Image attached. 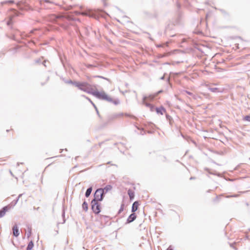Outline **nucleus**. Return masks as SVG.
<instances>
[{"mask_svg": "<svg viewBox=\"0 0 250 250\" xmlns=\"http://www.w3.org/2000/svg\"><path fill=\"white\" fill-rule=\"evenodd\" d=\"M76 84H76V87H78L79 89L90 94L99 100L105 101L115 105L120 104L121 102L118 98H112L104 91L93 90L91 85L87 82H78V83H76Z\"/></svg>", "mask_w": 250, "mask_h": 250, "instance_id": "1", "label": "nucleus"}, {"mask_svg": "<svg viewBox=\"0 0 250 250\" xmlns=\"http://www.w3.org/2000/svg\"><path fill=\"white\" fill-rule=\"evenodd\" d=\"M183 21L181 17H172L166 25L165 33L166 35L173 37L175 36V34L171 33V31L175 30L177 27L183 26Z\"/></svg>", "mask_w": 250, "mask_h": 250, "instance_id": "2", "label": "nucleus"}, {"mask_svg": "<svg viewBox=\"0 0 250 250\" xmlns=\"http://www.w3.org/2000/svg\"><path fill=\"white\" fill-rule=\"evenodd\" d=\"M104 12L102 10L100 9H92L90 8H86L85 10L82 11L81 12H77L76 14L77 15H81L82 16H103V13Z\"/></svg>", "mask_w": 250, "mask_h": 250, "instance_id": "3", "label": "nucleus"}, {"mask_svg": "<svg viewBox=\"0 0 250 250\" xmlns=\"http://www.w3.org/2000/svg\"><path fill=\"white\" fill-rule=\"evenodd\" d=\"M208 17H203L200 18V22L197 25V29L193 31L194 33L201 34L202 33V29L207 25V20Z\"/></svg>", "mask_w": 250, "mask_h": 250, "instance_id": "4", "label": "nucleus"}, {"mask_svg": "<svg viewBox=\"0 0 250 250\" xmlns=\"http://www.w3.org/2000/svg\"><path fill=\"white\" fill-rule=\"evenodd\" d=\"M57 18H63L65 24L64 28L67 29L69 25H75L74 22L76 21H80V20L75 17H56Z\"/></svg>", "mask_w": 250, "mask_h": 250, "instance_id": "5", "label": "nucleus"}, {"mask_svg": "<svg viewBox=\"0 0 250 250\" xmlns=\"http://www.w3.org/2000/svg\"><path fill=\"white\" fill-rule=\"evenodd\" d=\"M91 209L95 214H99L101 211V203L96 201H91Z\"/></svg>", "mask_w": 250, "mask_h": 250, "instance_id": "6", "label": "nucleus"}, {"mask_svg": "<svg viewBox=\"0 0 250 250\" xmlns=\"http://www.w3.org/2000/svg\"><path fill=\"white\" fill-rule=\"evenodd\" d=\"M124 115L123 113H114L110 115H109L107 117L106 119V122L105 124V125H107L108 124L110 123V122L113 121L115 119L121 117Z\"/></svg>", "mask_w": 250, "mask_h": 250, "instance_id": "7", "label": "nucleus"}, {"mask_svg": "<svg viewBox=\"0 0 250 250\" xmlns=\"http://www.w3.org/2000/svg\"><path fill=\"white\" fill-rule=\"evenodd\" d=\"M112 188V187L110 185H106L104 188H98V191H99L102 195H103V197L104 198L105 196V194L110 190Z\"/></svg>", "mask_w": 250, "mask_h": 250, "instance_id": "8", "label": "nucleus"}, {"mask_svg": "<svg viewBox=\"0 0 250 250\" xmlns=\"http://www.w3.org/2000/svg\"><path fill=\"white\" fill-rule=\"evenodd\" d=\"M99 191H98L97 189L94 194V198L91 201H96L97 202L102 201L104 199V197L102 196Z\"/></svg>", "mask_w": 250, "mask_h": 250, "instance_id": "9", "label": "nucleus"}, {"mask_svg": "<svg viewBox=\"0 0 250 250\" xmlns=\"http://www.w3.org/2000/svg\"><path fill=\"white\" fill-rule=\"evenodd\" d=\"M121 19L120 20H118L116 18H115V19H116L118 22H120L121 24L123 25H126L128 23H132V22L129 21V17H121Z\"/></svg>", "mask_w": 250, "mask_h": 250, "instance_id": "10", "label": "nucleus"}, {"mask_svg": "<svg viewBox=\"0 0 250 250\" xmlns=\"http://www.w3.org/2000/svg\"><path fill=\"white\" fill-rule=\"evenodd\" d=\"M10 208L11 206L10 205H8L3 207L1 209H0V218L3 217L5 214V213L7 211H8Z\"/></svg>", "mask_w": 250, "mask_h": 250, "instance_id": "11", "label": "nucleus"}, {"mask_svg": "<svg viewBox=\"0 0 250 250\" xmlns=\"http://www.w3.org/2000/svg\"><path fill=\"white\" fill-rule=\"evenodd\" d=\"M137 215L135 213H132L129 215L126 219L125 224H129L133 222L136 218Z\"/></svg>", "mask_w": 250, "mask_h": 250, "instance_id": "12", "label": "nucleus"}, {"mask_svg": "<svg viewBox=\"0 0 250 250\" xmlns=\"http://www.w3.org/2000/svg\"><path fill=\"white\" fill-rule=\"evenodd\" d=\"M13 235L14 236L17 237L20 235L19 227L17 224H15L12 227Z\"/></svg>", "mask_w": 250, "mask_h": 250, "instance_id": "13", "label": "nucleus"}, {"mask_svg": "<svg viewBox=\"0 0 250 250\" xmlns=\"http://www.w3.org/2000/svg\"><path fill=\"white\" fill-rule=\"evenodd\" d=\"M83 96L85 97L91 104L93 106H94V108H95V110L96 111V113H97V115L98 116V117L99 118H101V115H100V114L99 113V110H98L97 106L91 100V99L89 98H88V97H86V96H85L84 95H83Z\"/></svg>", "mask_w": 250, "mask_h": 250, "instance_id": "14", "label": "nucleus"}, {"mask_svg": "<svg viewBox=\"0 0 250 250\" xmlns=\"http://www.w3.org/2000/svg\"><path fill=\"white\" fill-rule=\"evenodd\" d=\"M155 110L157 114L160 115H163L164 113L166 112V109L163 106H161L159 107H156L155 108Z\"/></svg>", "mask_w": 250, "mask_h": 250, "instance_id": "15", "label": "nucleus"}, {"mask_svg": "<svg viewBox=\"0 0 250 250\" xmlns=\"http://www.w3.org/2000/svg\"><path fill=\"white\" fill-rule=\"evenodd\" d=\"M139 205L138 201H135L133 203L131 207V212L132 213H135V212L138 209Z\"/></svg>", "mask_w": 250, "mask_h": 250, "instance_id": "16", "label": "nucleus"}, {"mask_svg": "<svg viewBox=\"0 0 250 250\" xmlns=\"http://www.w3.org/2000/svg\"><path fill=\"white\" fill-rule=\"evenodd\" d=\"M148 98V97H147L146 96H144L143 97V104H145L146 107H150V106H152V104L149 103H147V102H146V100ZM148 98L149 99V97H148Z\"/></svg>", "mask_w": 250, "mask_h": 250, "instance_id": "17", "label": "nucleus"}, {"mask_svg": "<svg viewBox=\"0 0 250 250\" xmlns=\"http://www.w3.org/2000/svg\"><path fill=\"white\" fill-rule=\"evenodd\" d=\"M127 194L129 197L130 200H132L134 198V192L132 191L131 189H129L127 190Z\"/></svg>", "mask_w": 250, "mask_h": 250, "instance_id": "18", "label": "nucleus"}, {"mask_svg": "<svg viewBox=\"0 0 250 250\" xmlns=\"http://www.w3.org/2000/svg\"><path fill=\"white\" fill-rule=\"evenodd\" d=\"M93 188L92 186H90L87 189L85 193V196L86 198H88L91 194V192L92 191Z\"/></svg>", "mask_w": 250, "mask_h": 250, "instance_id": "19", "label": "nucleus"}, {"mask_svg": "<svg viewBox=\"0 0 250 250\" xmlns=\"http://www.w3.org/2000/svg\"><path fill=\"white\" fill-rule=\"evenodd\" d=\"M163 92V90H160L158 91L157 92H156L154 95H150L149 96V99L150 100H153L155 97H156L158 95L162 93Z\"/></svg>", "mask_w": 250, "mask_h": 250, "instance_id": "20", "label": "nucleus"}, {"mask_svg": "<svg viewBox=\"0 0 250 250\" xmlns=\"http://www.w3.org/2000/svg\"><path fill=\"white\" fill-rule=\"evenodd\" d=\"M10 18L9 19V20L6 21V24L9 26L10 27V28H12V25L13 23V17H9Z\"/></svg>", "mask_w": 250, "mask_h": 250, "instance_id": "21", "label": "nucleus"}, {"mask_svg": "<svg viewBox=\"0 0 250 250\" xmlns=\"http://www.w3.org/2000/svg\"><path fill=\"white\" fill-rule=\"evenodd\" d=\"M34 247V243L33 241H30L26 248V250H31Z\"/></svg>", "mask_w": 250, "mask_h": 250, "instance_id": "22", "label": "nucleus"}, {"mask_svg": "<svg viewBox=\"0 0 250 250\" xmlns=\"http://www.w3.org/2000/svg\"><path fill=\"white\" fill-rule=\"evenodd\" d=\"M166 117L167 120L168 121L169 124L170 125H172V123L173 122L172 118L169 115H168L167 114H166Z\"/></svg>", "mask_w": 250, "mask_h": 250, "instance_id": "23", "label": "nucleus"}, {"mask_svg": "<svg viewBox=\"0 0 250 250\" xmlns=\"http://www.w3.org/2000/svg\"><path fill=\"white\" fill-rule=\"evenodd\" d=\"M82 208L85 211H87L88 210V204L87 203L85 200L84 201L82 204Z\"/></svg>", "mask_w": 250, "mask_h": 250, "instance_id": "24", "label": "nucleus"}, {"mask_svg": "<svg viewBox=\"0 0 250 250\" xmlns=\"http://www.w3.org/2000/svg\"><path fill=\"white\" fill-rule=\"evenodd\" d=\"M62 219H63V222L62 223V224H64V223H65V222L66 221V219L65 218V209H64V207L62 208Z\"/></svg>", "mask_w": 250, "mask_h": 250, "instance_id": "25", "label": "nucleus"}, {"mask_svg": "<svg viewBox=\"0 0 250 250\" xmlns=\"http://www.w3.org/2000/svg\"><path fill=\"white\" fill-rule=\"evenodd\" d=\"M65 83H68V84H71L76 86V83H78V82L77 81H73L71 80H69L67 81H65Z\"/></svg>", "mask_w": 250, "mask_h": 250, "instance_id": "26", "label": "nucleus"}, {"mask_svg": "<svg viewBox=\"0 0 250 250\" xmlns=\"http://www.w3.org/2000/svg\"><path fill=\"white\" fill-rule=\"evenodd\" d=\"M209 90L212 92H219V89L217 87H209Z\"/></svg>", "mask_w": 250, "mask_h": 250, "instance_id": "27", "label": "nucleus"}, {"mask_svg": "<svg viewBox=\"0 0 250 250\" xmlns=\"http://www.w3.org/2000/svg\"><path fill=\"white\" fill-rule=\"evenodd\" d=\"M124 207H125V204L123 202L121 205V207L118 212V214H120L121 213L124 209Z\"/></svg>", "mask_w": 250, "mask_h": 250, "instance_id": "28", "label": "nucleus"}, {"mask_svg": "<svg viewBox=\"0 0 250 250\" xmlns=\"http://www.w3.org/2000/svg\"><path fill=\"white\" fill-rule=\"evenodd\" d=\"M243 120L250 122V115H246L243 117Z\"/></svg>", "mask_w": 250, "mask_h": 250, "instance_id": "29", "label": "nucleus"}, {"mask_svg": "<svg viewBox=\"0 0 250 250\" xmlns=\"http://www.w3.org/2000/svg\"><path fill=\"white\" fill-rule=\"evenodd\" d=\"M18 201H19L18 198H17L16 200H13L11 202V203L10 204V205L11 206V208L12 207H13V206H15L17 204V203L18 202Z\"/></svg>", "mask_w": 250, "mask_h": 250, "instance_id": "30", "label": "nucleus"}, {"mask_svg": "<svg viewBox=\"0 0 250 250\" xmlns=\"http://www.w3.org/2000/svg\"><path fill=\"white\" fill-rule=\"evenodd\" d=\"M94 78H102V79H104L108 82L110 81V80L107 78H105V77H104L103 76H99V75H96V76H94Z\"/></svg>", "mask_w": 250, "mask_h": 250, "instance_id": "31", "label": "nucleus"}, {"mask_svg": "<svg viewBox=\"0 0 250 250\" xmlns=\"http://www.w3.org/2000/svg\"><path fill=\"white\" fill-rule=\"evenodd\" d=\"M167 56V55L166 54H160L158 55V58L161 59V58H163Z\"/></svg>", "mask_w": 250, "mask_h": 250, "instance_id": "32", "label": "nucleus"}, {"mask_svg": "<svg viewBox=\"0 0 250 250\" xmlns=\"http://www.w3.org/2000/svg\"><path fill=\"white\" fill-rule=\"evenodd\" d=\"M185 92L186 93H187L188 95L193 96L194 99H195V96L192 93H191V92L187 91V90H186Z\"/></svg>", "mask_w": 250, "mask_h": 250, "instance_id": "33", "label": "nucleus"}, {"mask_svg": "<svg viewBox=\"0 0 250 250\" xmlns=\"http://www.w3.org/2000/svg\"><path fill=\"white\" fill-rule=\"evenodd\" d=\"M239 196L238 194H233L231 195H228L226 196L227 198H231V197H237Z\"/></svg>", "mask_w": 250, "mask_h": 250, "instance_id": "34", "label": "nucleus"}, {"mask_svg": "<svg viewBox=\"0 0 250 250\" xmlns=\"http://www.w3.org/2000/svg\"><path fill=\"white\" fill-rule=\"evenodd\" d=\"M31 233H32L31 229H30L28 230V233H27V238H29V237H30V236L31 235Z\"/></svg>", "mask_w": 250, "mask_h": 250, "instance_id": "35", "label": "nucleus"}, {"mask_svg": "<svg viewBox=\"0 0 250 250\" xmlns=\"http://www.w3.org/2000/svg\"><path fill=\"white\" fill-rule=\"evenodd\" d=\"M222 196H223V195H222V194H221V195H220L219 196H216L215 197V198L213 199V202H216V201L218 200L219 198L220 197Z\"/></svg>", "mask_w": 250, "mask_h": 250, "instance_id": "36", "label": "nucleus"}, {"mask_svg": "<svg viewBox=\"0 0 250 250\" xmlns=\"http://www.w3.org/2000/svg\"><path fill=\"white\" fill-rule=\"evenodd\" d=\"M205 170L206 171H207V172H208L209 174H210L215 175V174H214V173H212V172H210L209 171V169L208 168L206 167V168H205Z\"/></svg>", "mask_w": 250, "mask_h": 250, "instance_id": "37", "label": "nucleus"}, {"mask_svg": "<svg viewBox=\"0 0 250 250\" xmlns=\"http://www.w3.org/2000/svg\"><path fill=\"white\" fill-rule=\"evenodd\" d=\"M100 217L102 219V218H104V219H107L109 218V216H106V215H100Z\"/></svg>", "mask_w": 250, "mask_h": 250, "instance_id": "38", "label": "nucleus"}, {"mask_svg": "<svg viewBox=\"0 0 250 250\" xmlns=\"http://www.w3.org/2000/svg\"><path fill=\"white\" fill-rule=\"evenodd\" d=\"M14 2V1L13 0H8V1H4L3 3H10V4H12V3H13Z\"/></svg>", "mask_w": 250, "mask_h": 250, "instance_id": "39", "label": "nucleus"}, {"mask_svg": "<svg viewBox=\"0 0 250 250\" xmlns=\"http://www.w3.org/2000/svg\"><path fill=\"white\" fill-rule=\"evenodd\" d=\"M145 133H146L145 130L144 129H142V132L140 133V134L142 135H144V134H145Z\"/></svg>", "mask_w": 250, "mask_h": 250, "instance_id": "40", "label": "nucleus"}, {"mask_svg": "<svg viewBox=\"0 0 250 250\" xmlns=\"http://www.w3.org/2000/svg\"><path fill=\"white\" fill-rule=\"evenodd\" d=\"M149 108H150V110L151 111H153L154 110V106L153 104H152V106L149 107Z\"/></svg>", "mask_w": 250, "mask_h": 250, "instance_id": "41", "label": "nucleus"}, {"mask_svg": "<svg viewBox=\"0 0 250 250\" xmlns=\"http://www.w3.org/2000/svg\"><path fill=\"white\" fill-rule=\"evenodd\" d=\"M165 79V75L164 74L163 76L160 78V80H164Z\"/></svg>", "mask_w": 250, "mask_h": 250, "instance_id": "42", "label": "nucleus"}, {"mask_svg": "<svg viewBox=\"0 0 250 250\" xmlns=\"http://www.w3.org/2000/svg\"><path fill=\"white\" fill-rule=\"evenodd\" d=\"M40 62H41V60L40 59L35 60L36 63H40Z\"/></svg>", "mask_w": 250, "mask_h": 250, "instance_id": "43", "label": "nucleus"}, {"mask_svg": "<svg viewBox=\"0 0 250 250\" xmlns=\"http://www.w3.org/2000/svg\"><path fill=\"white\" fill-rule=\"evenodd\" d=\"M167 250H173V249L172 248L171 246H170L167 249Z\"/></svg>", "mask_w": 250, "mask_h": 250, "instance_id": "44", "label": "nucleus"}, {"mask_svg": "<svg viewBox=\"0 0 250 250\" xmlns=\"http://www.w3.org/2000/svg\"><path fill=\"white\" fill-rule=\"evenodd\" d=\"M93 66V65L92 64H88V65L87 66V68H91Z\"/></svg>", "mask_w": 250, "mask_h": 250, "instance_id": "45", "label": "nucleus"}, {"mask_svg": "<svg viewBox=\"0 0 250 250\" xmlns=\"http://www.w3.org/2000/svg\"><path fill=\"white\" fill-rule=\"evenodd\" d=\"M46 61H44L43 62H42V64L44 66H46Z\"/></svg>", "mask_w": 250, "mask_h": 250, "instance_id": "46", "label": "nucleus"}, {"mask_svg": "<svg viewBox=\"0 0 250 250\" xmlns=\"http://www.w3.org/2000/svg\"><path fill=\"white\" fill-rule=\"evenodd\" d=\"M22 194H19L18 197L17 198H18V200H19V198L22 196Z\"/></svg>", "mask_w": 250, "mask_h": 250, "instance_id": "47", "label": "nucleus"}, {"mask_svg": "<svg viewBox=\"0 0 250 250\" xmlns=\"http://www.w3.org/2000/svg\"><path fill=\"white\" fill-rule=\"evenodd\" d=\"M33 208H34V210H38L40 208L39 207H38V208L34 207Z\"/></svg>", "mask_w": 250, "mask_h": 250, "instance_id": "48", "label": "nucleus"}, {"mask_svg": "<svg viewBox=\"0 0 250 250\" xmlns=\"http://www.w3.org/2000/svg\"><path fill=\"white\" fill-rule=\"evenodd\" d=\"M195 179V177H191L189 178V179H190V180H194V179Z\"/></svg>", "mask_w": 250, "mask_h": 250, "instance_id": "49", "label": "nucleus"}, {"mask_svg": "<svg viewBox=\"0 0 250 250\" xmlns=\"http://www.w3.org/2000/svg\"><path fill=\"white\" fill-rule=\"evenodd\" d=\"M128 92V91H127V90H125V91H123V92H122V93L123 94H125V93H126V92Z\"/></svg>", "mask_w": 250, "mask_h": 250, "instance_id": "50", "label": "nucleus"}, {"mask_svg": "<svg viewBox=\"0 0 250 250\" xmlns=\"http://www.w3.org/2000/svg\"><path fill=\"white\" fill-rule=\"evenodd\" d=\"M103 143H104V142H100V143H99V146H101V145H102Z\"/></svg>", "mask_w": 250, "mask_h": 250, "instance_id": "51", "label": "nucleus"}, {"mask_svg": "<svg viewBox=\"0 0 250 250\" xmlns=\"http://www.w3.org/2000/svg\"><path fill=\"white\" fill-rule=\"evenodd\" d=\"M169 80H170V78H168L167 79V81L168 83H169Z\"/></svg>", "mask_w": 250, "mask_h": 250, "instance_id": "52", "label": "nucleus"}, {"mask_svg": "<svg viewBox=\"0 0 250 250\" xmlns=\"http://www.w3.org/2000/svg\"><path fill=\"white\" fill-rule=\"evenodd\" d=\"M147 133L149 134H151V133H152V131H148Z\"/></svg>", "mask_w": 250, "mask_h": 250, "instance_id": "53", "label": "nucleus"}, {"mask_svg": "<svg viewBox=\"0 0 250 250\" xmlns=\"http://www.w3.org/2000/svg\"><path fill=\"white\" fill-rule=\"evenodd\" d=\"M162 45L161 44H159V45H157V47H162Z\"/></svg>", "mask_w": 250, "mask_h": 250, "instance_id": "54", "label": "nucleus"}, {"mask_svg": "<svg viewBox=\"0 0 250 250\" xmlns=\"http://www.w3.org/2000/svg\"><path fill=\"white\" fill-rule=\"evenodd\" d=\"M62 80L64 81V83H65V81H68V80H65L64 78H62Z\"/></svg>", "mask_w": 250, "mask_h": 250, "instance_id": "55", "label": "nucleus"}, {"mask_svg": "<svg viewBox=\"0 0 250 250\" xmlns=\"http://www.w3.org/2000/svg\"><path fill=\"white\" fill-rule=\"evenodd\" d=\"M48 16H56L55 14H50V15H48Z\"/></svg>", "mask_w": 250, "mask_h": 250, "instance_id": "56", "label": "nucleus"}, {"mask_svg": "<svg viewBox=\"0 0 250 250\" xmlns=\"http://www.w3.org/2000/svg\"><path fill=\"white\" fill-rule=\"evenodd\" d=\"M230 246L231 247H232V248H234L233 247V245H232V244H230Z\"/></svg>", "mask_w": 250, "mask_h": 250, "instance_id": "57", "label": "nucleus"}, {"mask_svg": "<svg viewBox=\"0 0 250 250\" xmlns=\"http://www.w3.org/2000/svg\"><path fill=\"white\" fill-rule=\"evenodd\" d=\"M63 149H60V153H62V151H63Z\"/></svg>", "mask_w": 250, "mask_h": 250, "instance_id": "58", "label": "nucleus"}, {"mask_svg": "<svg viewBox=\"0 0 250 250\" xmlns=\"http://www.w3.org/2000/svg\"><path fill=\"white\" fill-rule=\"evenodd\" d=\"M125 115L126 116H128L129 115L127 114H125Z\"/></svg>", "mask_w": 250, "mask_h": 250, "instance_id": "59", "label": "nucleus"}, {"mask_svg": "<svg viewBox=\"0 0 250 250\" xmlns=\"http://www.w3.org/2000/svg\"><path fill=\"white\" fill-rule=\"evenodd\" d=\"M60 224V223H58L57 226L58 227L59 225Z\"/></svg>", "mask_w": 250, "mask_h": 250, "instance_id": "60", "label": "nucleus"}, {"mask_svg": "<svg viewBox=\"0 0 250 250\" xmlns=\"http://www.w3.org/2000/svg\"><path fill=\"white\" fill-rule=\"evenodd\" d=\"M106 16H109L110 15L106 13Z\"/></svg>", "mask_w": 250, "mask_h": 250, "instance_id": "61", "label": "nucleus"}, {"mask_svg": "<svg viewBox=\"0 0 250 250\" xmlns=\"http://www.w3.org/2000/svg\"><path fill=\"white\" fill-rule=\"evenodd\" d=\"M97 17L98 18V19H98V20H99V18H100V16H98V17Z\"/></svg>", "mask_w": 250, "mask_h": 250, "instance_id": "62", "label": "nucleus"}, {"mask_svg": "<svg viewBox=\"0 0 250 250\" xmlns=\"http://www.w3.org/2000/svg\"><path fill=\"white\" fill-rule=\"evenodd\" d=\"M19 165H20V163H17V165H18V166H19Z\"/></svg>", "mask_w": 250, "mask_h": 250, "instance_id": "63", "label": "nucleus"}, {"mask_svg": "<svg viewBox=\"0 0 250 250\" xmlns=\"http://www.w3.org/2000/svg\"><path fill=\"white\" fill-rule=\"evenodd\" d=\"M128 85V84L127 83H126L125 84V86H127Z\"/></svg>", "mask_w": 250, "mask_h": 250, "instance_id": "64", "label": "nucleus"}]
</instances>
